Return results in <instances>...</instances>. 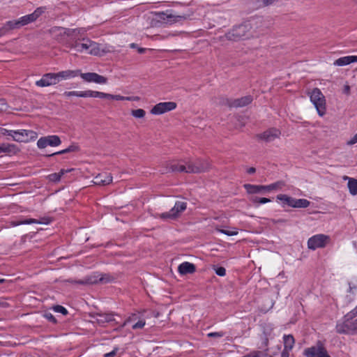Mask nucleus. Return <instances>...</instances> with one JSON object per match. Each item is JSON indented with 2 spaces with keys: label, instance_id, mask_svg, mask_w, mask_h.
<instances>
[{
  "label": "nucleus",
  "instance_id": "8",
  "mask_svg": "<svg viewBox=\"0 0 357 357\" xmlns=\"http://www.w3.org/2000/svg\"><path fill=\"white\" fill-rule=\"evenodd\" d=\"M330 241V237L325 234H316L310 237L307 241V248L310 250H315L317 248H322L326 246Z\"/></svg>",
  "mask_w": 357,
  "mask_h": 357
},
{
  "label": "nucleus",
  "instance_id": "28",
  "mask_svg": "<svg viewBox=\"0 0 357 357\" xmlns=\"http://www.w3.org/2000/svg\"><path fill=\"white\" fill-rule=\"evenodd\" d=\"M284 340V348L291 350L294 347L295 340L291 335H285L283 337Z\"/></svg>",
  "mask_w": 357,
  "mask_h": 357
},
{
  "label": "nucleus",
  "instance_id": "44",
  "mask_svg": "<svg viewBox=\"0 0 357 357\" xmlns=\"http://www.w3.org/2000/svg\"><path fill=\"white\" fill-rule=\"evenodd\" d=\"M8 108V103L4 98H0V112H6Z\"/></svg>",
  "mask_w": 357,
  "mask_h": 357
},
{
  "label": "nucleus",
  "instance_id": "11",
  "mask_svg": "<svg viewBox=\"0 0 357 357\" xmlns=\"http://www.w3.org/2000/svg\"><path fill=\"white\" fill-rule=\"evenodd\" d=\"M176 103L174 102H162L156 104L151 109V113L153 115H160L165 112H170L176 108Z\"/></svg>",
  "mask_w": 357,
  "mask_h": 357
},
{
  "label": "nucleus",
  "instance_id": "13",
  "mask_svg": "<svg viewBox=\"0 0 357 357\" xmlns=\"http://www.w3.org/2000/svg\"><path fill=\"white\" fill-rule=\"evenodd\" d=\"M58 79L56 73H49L43 75L42 78L36 82V85L39 87H45L56 84Z\"/></svg>",
  "mask_w": 357,
  "mask_h": 357
},
{
  "label": "nucleus",
  "instance_id": "52",
  "mask_svg": "<svg viewBox=\"0 0 357 357\" xmlns=\"http://www.w3.org/2000/svg\"><path fill=\"white\" fill-rule=\"evenodd\" d=\"M139 97L138 96H128V98H126V100H129V101H138L139 100Z\"/></svg>",
  "mask_w": 357,
  "mask_h": 357
},
{
  "label": "nucleus",
  "instance_id": "55",
  "mask_svg": "<svg viewBox=\"0 0 357 357\" xmlns=\"http://www.w3.org/2000/svg\"><path fill=\"white\" fill-rule=\"evenodd\" d=\"M256 172V169L255 167H250L248 170H247V172L249 174H252L254 173H255Z\"/></svg>",
  "mask_w": 357,
  "mask_h": 357
},
{
  "label": "nucleus",
  "instance_id": "64",
  "mask_svg": "<svg viewBox=\"0 0 357 357\" xmlns=\"http://www.w3.org/2000/svg\"><path fill=\"white\" fill-rule=\"evenodd\" d=\"M355 310V312H357V306L356 307L355 309H354Z\"/></svg>",
  "mask_w": 357,
  "mask_h": 357
},
{
  "label": "nucleus",
  "instance_id": "7",
  "mask_svg": "<svg viewBox=\"0 0 357 357\" xmlns=\"http://www.w3.org/2000/svg\"><path fill=\"white\" fill-rule=\"evenodd\" d=\"M45 7H39L31 14L24 15L16 20H12L15 29L35 22L45 12Z\"/></svg>",
  "mask_w": 357,
  "mask_h": 357
},
{
  "label": "nucleus",
  "instance_id": "42",
  "mask_svg": "<svg viewBox=\"0 0 357 357\" xmlns=\"http://www.w3.org/2000/svg\"><path fill=\"white\" fill-rule=\"evenodd\" d=\"M263 3L264 0H250V3L256 9L264 7V4H263Z\"/></svg>",
  "mask_w": 357,
  "mask_h": 357
},
{
  "label": "nucleus",
  "instance_id": "63",
  "mask_svg": "<svg viewBox=\"0 0 357 357\" xmlns=\"http://www.w3.org/2000/svg\"><path fill=\"white\" fill-rule=\"evenodd\" d=\"M278 222H284V220H278Z\"/></svg>",
  "mask_w": 357,
  "mask_h": 357
},
{
  "label": "nucleus",
  "instance_id": "48",
  "mask_svg": "<svg viewBox=\"0 0 357 357\" xmlns=\"http://www.w3.org/2000/svg\"><path fill=\"white\" fill-rule=\"evenodd\" d=\"M207 335L209 337H222L224 336V333H222V332H213V333H208Z\"/></svg>",
  "mask_w": 357,
  "mask_h": 357
},
{
  "label": "nucleus",
  "instance_id": "10",
  "mask_svg": "<svg viewBox=\"0 0 357 357\" xmlns=\"http://www.w3.org/2000/svg\"><path fill=\"white\" fill-rule=\"evenodd\" d=\"M79 76L86 82L88 83H96L98 84H105L107 82V78L100 75L96 73H82L80 70V74Z\"/></svg>",
  "mask_w": 357,
  "mask_h": 357
},
{
  "label": "nucleus",
  "instance_id": "53",
  "mask_svg": "<svg viewBox=\"0 0 357 357\" xmlns=\"http://www.w3.org/2000/svg\"><path fill=\"white\" fill-rule=\"evenodd\" d=\"M343 92L347 95H349L350 94V86L349 85H345L344 87Z\"/></svg>",
  "mask_w": 357,
  "mask_h": 357
},
{
  "label": "nucleus",
  "instance_id": "50",
  "mask_svg": "<svg viewBox=\"0 0 357 357\" xmlns=\"http://www.w3.org/2000/svg\"><path fill=\"white\" fill-rule=\"evenodd\" d=\"M290 351L291 350H289V349H287L284 348L283 351L281 353L280 357H289V351Z\"/></svg>",
  "mask_w": 357,
  "mask_h": 357
},
{
  "label": "nucleus",
  "instance_id": "60",
  "mask_svg": "<svg viewBox=\"0 0 357 357\" xmlns=\"http://www.w3.org/2000/svg\"><path fill=\"white\" fill-rule=\"evenodd\" d=\"M5 282L4 279H0V283H3Z\"/></svg>",
  "mask_w": 357,
  "mask_h": 357
},
{
  "label": "nucleus",
  "instance_id": "2",
  "mask_svg": "<svg viewBox=\"0 0 357 357\" xmlns=\"http://www.w3.org/2000/svg\"><path fill=\"white\" fill-rule=\"evenodd\" d=\"M336 331L340 334H352L357 332V312L354 310L344 317L342 323L336 325Z\"/></svg>",
  "mask_w": 357,
  "mask_h": 357
},
{
  "label": "nucleus",
  "instance_id": "15",
  "mask_svg": "<svg viewBox=\"0 0 357 357\" xmlns=\"http://www.w3.org/2000/svg\"><path fill=\"white\" fill-rule=\"evenodd\" d=\"M114 280V278L108 273H96L91 276L88 281L89 284H106Z\"/></svg>",
  "mask_w": 357,
  "mask_h": 357
},
{
  "label": "nucleus",
  "instance_id": "38",
  "mask_svg": "<svg viewBox=\"0 0 357 357\" xmlns=\"http://www.w3.org/2000/svg\"><path fill=\"white\" fill-rule=\"evenodd\" d=\"M158 217L163 220H167V219L174 220L176 218L175 213H173L171 210L168 212H165V213L159 214Z\"/></svg>",
  "mask_w": 357,
  "mask_h": 357
},
{
  "label": "nucleus",
  "instance_id": "9",
  "mask_svg": "<svg viewBox=\"0 0 357 357\" xmlns=\"http://www.w3.org/2000/svg\"><path fill=\"white\" fill-rule=\"evenodd\" d=\"M157 19L165 23L172 24L185 19L184 15L174 14L167 10L166 12L158 13L156 14Z\"/></svg>",
  "mask_w": 357,
  "mask_h": 357
},
{
  "label": "nucleus",
  "instance_id": "1",
  "mask_svg": "<svg viewBox=\"0 0 357 357\" xmlns=\"http://www.w3.org/2000/svg\"><path fill=\"white\" fill-rule=\"evenodd\" d=\"M50 32L56 33V36H61L60 38L58 37L56 39L60 42H66L68 47L75 49L77 52L92 55L100 54V49L98 43L87 38H76V36L80 33L79 29L55 26L51 29Z\"/></svg>",
  "mask_w": 357,
  "mask_h": 357
},
{
  "label": "nucleus",
  "instance_id": "54",
  "mask_svg": "<svg viewBox=\"0 0 357 357\" xmlns=\"http://www.w3.org/2000/svg\"><path fill=\"white\" fill-rule=\"evenodd\" d=\"M350 63L357 62V56H349Z\"/></svg>",
  "mask_w": 357,
  "mask_h": 357
},
{
  "label": "nucleus",
  "instance_id": "30",
  "mask_svg": "<svg viewBox=\"0 0 357 357\" xmlns=\"http://www.w3.org/2000/svg\"><path fill=\"white\" fill-rule=\"evenodd\" d=\"M310 202L305 199H294V208H307L310 206Z\"/></svg>",
  "mask_w": 357,
  "mask_h": 357
},
{
  "label": "nucleus",
  "instance_id": "6",
  "mask_svg": "<svg viewBox=\"0 0 357 357\" xmlns=\"http://www.w3.org/2000/svg\"><path fill=\"white\" fill-rule=\"evenodd\" d=\"M167 172H185L195 173L199 171V167L191 163L188 165L183 162L172 161L167 164Z\"/></svg>",
  "mask_w": 357,
  "mask_h": 357
},
{
  "label": "nucleus",
  "instance_id": "5",
  "mask_svg": "<svg viewBox=\"0 0 357 357\" xmlns=\"http://www.w3.org/2000/svg\"><path fill=\"white\" fill-rule=\"evenodd\" d=\"M310 97L318 114L320 116H323L326 114V99L321 90L318 88H314L310 93Z\"/></svg>",
  "mask_w": 357,
  "mask_h": 357
},
{
  "label": "nucleus",
  "instance_id": "47",
  "mask_svg": "<svg viewBox=\"0 0 357 357\" xmlns=\"http://www.w3.org/2000/svg\"><path fill=\"white\" fill-rule=\"evenodd\" d=\"M145 321L144 320H139L137 323H135L133 326H132V329H139V328H142L144 326H145Z\"/></svg>",
  "mask_w": 357,
  "mask_h": 357
},
{
  "label": "nucleus",
  "instance_id": "35",
  "mask_svg": "<svg viewBox=\"0 0 357 357\" xmlns=\"http://www.w3.org/2000/svg\"><path fill=\"white\" fill-rule=\"evenodd\" d=\"M78 150H79V148H78L77 146H76V145H70L67 149L61 150V151H59L56 152V153H52L51 155H49V156H52V155H61V154H64V153H70V152H75V151H77Z\"/></svg>",
  "mask_w": 357,
  "mask_h": 357
},
{
  "label": "nucleus",
  "instance_id": "14",
  "mask_svg": "<svg viewBox=\"0 0 357 357\" xmlns=\"http://www.w3.org/2000/svg\"><path fill=\"white\" fill-rule=\"evenodd\" d=\"M304 354L307 357H331L326 349L321 347H312L305 349Z\"/></svg>",
  "mask_w": 357,
  "mask_h": 357
},
{
  "label": "nucleus",
  "instance_id": "24",
  "mask_svg": "<svg viewBox=\"0 0 357 357\" xmlns=\"http://www.w3.org/2000/svg\"><path fill=\"white\" fill-rule=\"evenodd\" d=\"M244 188L249 194L259 193L262 191H266V185H258L252 184H244Z\"/></svg>",
  "mask_w": 357,
  "mask_h": 357
},
{
  "label": "nucleus",
  "instance_id": "37",
  "mask_svg": "<svg viewBox=\"0 0 357 357\" xmlns=\"http://www.w3.org/2000/svg\"><path fill=\"white\" fill-rule=\"evenodd\" d=\"M284 185V183L283 181H277L275 183L266 185V191L270 192L272 190L281 188Z\"/></svg>",
  "mask_w": 357,
  "mask_h": 357
},
{
  "label": "nucleus",
  "instance_id": "25",
  "mask_svg": "<svg viewBox=\"0 0 357 357\" xmlns=\"http://www.w3.org/2000/svg\"><path fill=\"white\" fill-rule=\"evenodd\" d=\"M96 98H107L109 100H126L128 96H123L121 95H113L110 93H106L103 92L96 91Z\"/></svg>",
  "mask_w": 357,
  "mask_h": 357
},
{
  "label": "nucleus",
  "instance_id": "49",
  "mask_svg": "<svg viewBox=\"0 0 357 357\" xmlns=\"http://www.w3.org/2000/svg\"><path fill=\"white\" fill-rule=\"evenodd\" d=\"M357 143V133L349 140L347 142V144L353 145Z\"/></svg>",
  "mask_w": 357,
  "mask_h": 357
},
{
  "label": "nucleus",
  "instance_id": "12",
  "mask_svg": "<svg viewBox=\"0 0 357 357\" xmlns=\"http://www.w3.org/2000/svg\"><path fill=\"white\" fill-rule=\"evenodd\" d=\"M281 132L279 129L275 128H271L264 132L257 135V137L266 142H271L274 141L275 139H278L280 137Z\"/></svg>",
  "mask_w": 357,
  "mask_h": 357
},
{
  "label": "nucleus",
  "instance_id": "23",
  "mask_svg": "<svg viewBox=\"0 0 357 357\" xmlns=\"http://www.w3.org/2000/svg\"><path fill=\"white\" fill-rule=\"evenodd\" d=\"M96 320L99 324H105L114 321L113 313H97L95 316Z\"/></svg>",
  "mask_w": 357,
  "mask_h": 357
},
{
  "label": "nucleus",
  "instance_id": "40",
  "mask_svg": "<svg viewBox=\"0 0 357 357\" xmlns=\"http://www.w3.org/2000/svg\"><path fill=\"white\" fill-rule=\"evenodd\" d=\"M213 269L215 271V273L219 276H225L226 275V269L222 266H217L213 265Z\"/></svg>",
  "mask_w": 357,
  "mask_h": 357
},
{
  "label": "nucleus",
  "instance_id": "57",
  "mask_svg": "<svg viewBox=\"0 0 357 357\" xmlns=\"http://www.w3.org/2000/svg\"><path fill=\"white\" fill-rule=\"evenodd\" d=\"M138 52L140 53V54H142V53H144L145 51H146V49L144 48H142V47H139L138 48Z\"/></svg>",
  "mask_w": 357,
  "mask_h": 357
},
{
  "label": "nucleus",
  "instance_id": "16",
  "mask_svg": "<svg viewBox=\"0 0 357 357\" xmlns=\"http://www.w3.org/2000/svg\"><path fill=\"white\" fill-rule=\"evenodd\" d=\"M51 222L48 218H43L40 220L34 218H26L21 221H12L10 225L13 227L18 226L20 225H29V224H45L47 225Z\"/></svg>",
  "mask_w": 357,
  "mask_h": 357
},
{
  "label": "nucleus",
  "instance_id": "39",
  "mask_svg": "<svg viewBox=\"0 0 357 357\" xmlns=\"http://www.w3.org/2000/svg\"><path fill=\"white\" fill-rule=\"evenodd\" d=\"M131 114L135 118L141 119V118L144 117L146 112L142 109H137L132 110Z\"/></svg>",
  "mask_w": 357,
  "mask_h": 357
},
{
  "label": "nucleus",
  "instance_id": "59",
  "mask_svg": "<svg viewBox=\"0 0 357 357\" xmlns=\"http://www.w3.org/2000/svg\"><path fill=\"white\" fill-rule=\"evenodd\" d=\"M251 357H259L258 352H255L254 354H252Z\"/></svg>",
  "mask_w": 357,
  "mask_h": 357
},
{
  "label": "nucleus",
  "instance_id": "18",
  "mask_svg": "<svg viewBox=\"0 0 357 357\" xmlns=\"http://www.w3.org/2000/svg\"><path fill=\"white\" fill-rule=\"evenodd\" d=\"M63 96L66 97H70V96H77V97H81V98H96V91H91V90H87V91H65L63 93Z\"/></svg>",
  "mask_w": 357,
  "mask_h": 357
},
{
  "label": "nucleus",
  "instance_id": "20",
  "mask_svg": "<svg viewBox=\"0 0 357 357\" xmlns=\"http://www.w3.org/2000/svg\"><path fill=\"white\" fill-rule=\"evenodd\" d=\"M252 101V97L251 96H246L231 100L229 102V107H242L250 104Z\"/></svg>",
  "mask_w": 357,
  "mask_h": 357
},
{
  "label": "nucleus",
  "instance_id": "33",
  "mask_svg": "<svg viewBox=\"0 0 357 357\" xmlns=\"http://www.w3.org/2000/svg\"><path fill=\"white\" fill-rule=\"evenodd\" d=\"M13 29H15L13 22L12 20L8 21L1 28H0V33L3 36Z\"/></svg>",
  "mask_w": 357,
  "mask_h": 357
},
{
  "label": "nucleus",
  "instance_id": "58",
  "mask_svg": "<svg viewBox=\"0 0 357 357\" xmlns=\"http://www.w3.org/2000/svg\"><path fill=\"white\" fill-rule=\"evenodd\" d=\"M131 319H132V317H129L127 320H126L123 324V326H126L129 321H131Z\"/></svg>",
  "mask_w": 357,
  "mask_h": 357
},
{
  "label": "nucleus",
  "instance_id": "22",
  "mask_svg": "<svg viewBox=\"0 0 357 357\" xmlns=\"http://www.w3.org/2000/svg\"><path fill=\"white\" fill-rule=\"evenodd\" d=\"M20 151V149L15 144H3L0 145V153H6L8 155H15Z\"/></svg>",
  "mask_w": 357,
  "mask_h": 357
},
{
  "label": "nucleus",
  "instance_id": "36",
  "mask_svg": "<svg viewBox=\"0 0 357 357\" xmlns=\"http://www.w3.org/2000/svg\"><path fill=\"white\" fill-rule=\"evenodd\" d=\"M250 200L255 204H266V203L271 202V199H268V198L259 197H257V196L252 197L250 198Z\"/></svg>",
  "mask_w": 357,
  "mask_h": 357
},
{
  "label": "nucleus",
  "instance_id": "31",
  "mask_svg": "<svg viewBox=\"0 0 357 357\" xmlns=\"http://www.w3.org/2000/svg\"><path fill=\"white\" fill-rule=\"evenodd\" d=\"M294 199V198L289 197L287 195L280 194L277 196V199L282 202L284 204H286L291 207H292L293 206Z\"/></svg>",
  "mask_w": 357,
  "mask_h": 357
},
{
  "label": "nucleus",
  "instance_id": "34",
  "mask_svg": "<svg viewBox=\"0 0 357 357\" xmlns=\"http://www.w3.org/2000/svg\"><path fill=\"white\" fill-rule=\"evenodd\" d=\"M350 64V58L349 56L340 57L336 59L333 65L337 66H344Z\"/></svg>",
  "mask_w": 357,
  "mask_h": 357
},
{
  "label": "nucleus",
  "instance_id": "21",
  "mask_svg": "<svg viewBox=\"0 0 357 357\" xmlns=\"http://www.w3.org/2000/svg\"><path fill=\"white\" fill-rule=\"evenodd\" d=\"M195 266L188 261L181 264L178 267V271L181 275L191 274L195 273Z\"/></svg>",
  "mask_w": 357,
  "mask_h": 357
},
{
  "label": "nucleus",
  "instance_id": "51",
  "mask_svg": "<svg viewBox=\"0 0 357 357\" xmlns=\"http://www.w3.org/2000/svg\"><path fill=\"white\" fill-rule=\"evenodd\" d=\"M116 351H117V349H114L113 351H112L111 352H109L107 354H105V357H114L116 356Z\"/></svg>",
  "mask_w": 357,
  "mask_h": 357
},
{
  "label": "nucleus",
  "instance_id": "41",
  "mask_svg": "<svg viewBox=\"0 0 357 357\" xmlns=\"http://www.w3.org/2000/svg\"><path fill=\"white\" fill-rule=\"evenodd\" d=\"M37 146L39 149L46 148L48 146L46 137H40L37 142Z\"/></svg>",
  "mask_w": 357,
  "mask_h": 357
},
{
  "label": "nucleus",
  "instance_id": "17",
  "mask_svg": "<svg viewBox=\"0 0 357 357\" xmlns=\"http://www.w3.org/2000/svg\"><path fill=\"white\" fill-rule=\"evenodd\" d=\"M112 181V176L111 174L107 172H102L98 174L94 177L93 183L98 185H106L111 183Z\"/></svg>",
  "mask_w": 357,
  "mask_h": 357
},
{
  "label": "nucleus",
  "instance_id": "32",
  "mask_svg": "<svg viewBox=\"0 0 357 357\" xmlns=\"http://www.w3.org/2000/svg\"><path fill=\"white\" fill-rule=\"evenodd\" d=\"M47 141L48 146H56L61 144V141L57 135H50L47 136Z\"/></svg>",
  "mask_w": 357,
  "mask_h": 357
},
{
  "label": "nucleus",
  "instance_id": "3",
  "mask_svg": "<svg viewBox=\"0 0 357 357\" xmlns=\"http://www.w3.org/2000/svg\"><path fill=\"white\" fill-rule=\"evenodd\" d=\"M251 24L249 22L243 23L238 26H234L231 30L225 35L228 40L238 41L244 40L251 36Z\"/></svg>",
  "mask_w": 357,
  "mask_h": 357
},
{
  "label": "nucleus",
  "instance_id": "27",
  "mask_svg": "<svg viewBox=\"0 0 357 357\" xmlns=\"http://www.w3.org/2000/svg\"><path fill=\"white\" fill-rule=\"evenodd\" d=\"M344 179H348L347 185L349 192L352 195H356L357 194V179L349 178L348 176H345Z\"/></svg>",
  "mask_w": 357,
  "mask_h": 357
},
{
  "label": "nucleus",
  "instance_id": "62",
  "mask_svg": "<svg viewBox=\"0 0 357 357\" xmlns=\"http://www.w3.org/2000/svg\"><path fill=\"white\" fill-rule=\"evenodd\" d=\"M78 283H79V284H85L86 282H84V281H79Z\"/></svg>",
  "mask_w": 357,
  "mask_h": 357
},
{
  "label": "nucleus",
  "instance_id": "19",
  "mask_svg": "<svg viewBox=\"0 0 357 357\" xmlns=\"http://www.w3.org/2000/svg\"><path fill=\"white\" fill-rule=\"evenodd\" d=\"M79 74H80V70H67L56 73L58 82L63 79H68L77 77L79 76Z\"/></svg>",
  "mask_w": 357,
  "mask_h": 357
},
{
  "label": "nucleus",
  "instance_id": "56",
  "mask_svg": "<svg viewBox=\"0 0 357 357\" xmlns=\"http://www.w3.org/2000/svg\"><path fill=\"white\" fill-rule=\"evenodd\" d=\"M275 0H264V6L271 4Z\"/></svg>",
  "mask_w": 357,
  "mask_h": 357
},
{
  "label": "nucleus",
  "instance_id": "43",
  "mask_svg": "<svg viewBox=\"0 0 357 357\" xmlns=\"http://www.w3.org/2000/svg\"><path fill=\"white\" fill-rule=\"evenodd\" d=\"M53 309L55 312L61 313L63 315H66L68 314V310L61 305H55L54 306Z\"/></svg>",
  "mask_w": 357,
  "mask_h": 357
},
{
  "label": "nucleus",
  "instance_id": "46",
  "mask_svg": "<svg viewBox=\"0 0 357 357\" xmlns=\"http://www.w3.org/2000/svg\"><path fill=\"white\" fill-rule=\"evenodd\" d=\"M44 317L48 320L50 321V322L53 323V324H55L56 323V318L54 317V315L50 313V312H45L44 314Z\"/></svg>",
  "mask_w": 357,
  "mask_h": 357
},
{
  "label": "nucleus",
  "instance_id": "29",
  "mask_svg": "<svg viewBox=\"0 0 357 357\" xmlns=\"http://www.w3.org/2000/svg\"><path fill=\"white\" fill-rule=\"evenodd\" d=\"M70 171V169H61L60 172L58 173H53L48 175L47 178L50 181L58 182L61 180V178L63 175H64L66 173Z\"/></svg>",
  "mask_w": 357,
  "mask_h": 357
},
{
  "label": "nucleus",
  "instance_id": "45",
  "mask_svg": "<svg viewBox=\"0 0 357 357\" xmlns=\"http://www.w3.org/2000/svg\"><path fill=\"white\" fill-rule=\"evenodd\" d=\"M219 231L225 235L229 236H235V235L238 234V231L236 229H234L233 230L219 229Z\"/></svg>",
  "mask_w": 357,
  "mask_h": 357
},
{
  "label": "nucleus",
  "instance_id": "4",
  "mask_svg": "<svg viewBox=\"0 0 357 357\" xmlns=\"http://www.w3.org/2000/svg\"><path fill=\"white\" fill-rule=\"evenodd\" d=\"M0 134L3 135L10 136L14 141L18 142H28L37 138V133L29 130H7L6 128H0Z\"/></svg>",
  "mask_w": 357,
  "mask_h": 357
},
{
  "label": "nucleus",
  "instance_id": "26",
  "mask_svg": "<svg viewBox=\"0 0 357 357\" xmlns=\"http://www.w3.org/2000/svg\"><path fill=\"white\" fill-rule=\"evenodd\" d=\"M186 203L184 202L178 201L175 203L174 206L171 209L173 213H175V218H176L181 213L186 209Z\"/></svg>",
  "mask_w": 357,
  "mask_h": 357
},
{
  "label": "nucleus",
  "instance_id": "61",
  "mask_svg": "<svg viewBox=\"0 0 357 357\" xmlns=\"http://www.w3.org/2000/svg\"><path fill=\"white\" fill-rule=\"evenodd\" d=\"M135 45H135V43H132V44L130 45V47H135Z\"/></svg>",
  "mask_w": 357,
  "mask_h": 357
}]
</instances>
